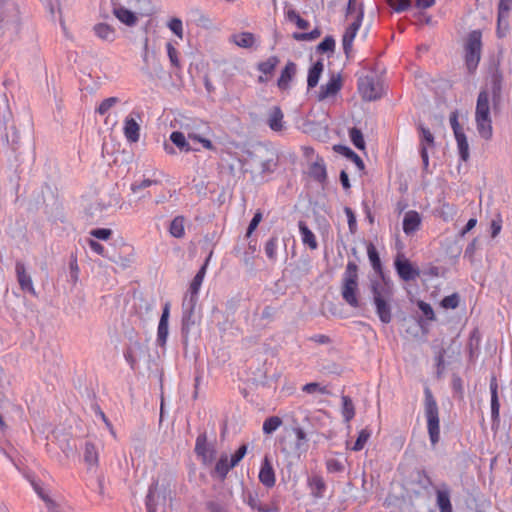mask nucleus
Listing matches in <instances>:
<instances>
[{
	"label": "nucleus",
	"instance_id": "obj_1",
	"mask_svg": "<svg viewBox=\"0 0 512 512\" xmlns=\"http://www.w3.org/2000/svg\"><path fill=\"white\" fill-rule=\"evenodd\" d=\"M501 97L500 82L494 80L491 91L483 89L480 91L475 109V122L479 135L490 140L493 136L492 118H491V102L493 108L499 104Z\"/></svg>",
	"mask_w": 512,
	"mask_h": 512
},
{
	"label": "nucleus",
	"instance_id": "obj_2",
	"mask_svg": "<svg viewBox=\"0 0 512 512\" xmlns=\"http://www.w3.org/2000/svg\"><path fill=\"white\" fill-rule=\"evenodd\" d=\"M373 304L380 321L388 324L392 321V301L394 289L385 281H374L371 285Z\"/></svg>",
	"mask_w": 512,
	"mask_h": 512
},
{
	"label": "nucleus",
	"instance_id": "obj_3",
	"mask_svg": "<svg viewBox=\"0 0 512 512\" xmlns=\"http://www.w3.org/2000/svg\"><path fill=\"white\" fill-rule=\"evenodd\" d=\"M358 266L349 261L346 265L341 282V295L343 300L353 308L359 307Z\"/></svg>",
	"mask_w": 512,
	"mask_h": 512
},
{
	"label": "nucleus",
	"instance_id": "obj_4",
	"mask_svg": "<svg viewBox=\"0 0 512 512\" xmlns=\"http://www.w3.org/2000/svg\"><path fill=\"white\" fill-rule=\"evenodd\" d=\"M425 417L427 420V430L431 444L435 446L440 439V420L437 402L429 388L425 389L424 402Z\"/></svg>",
	"mask_w": 512,
	"mask_h": 512
},
{
	"label": "nucleus",
	"instance_id": "obj_5",
	"mask_svg": "<svg viewBox=\"0 0 512 512\" xmlns=\"http://www.w3.org/2000/svg\"><path fill=\"white\" fill-rule=\"evenodd\" d=\"M482 34L479 30L469 33L465 43V63L470 73L474 72L481 58Z\"/></svg>",
	"mask_w": 512,
	"mask_h": 512
},
{
	"label": "nucleus",
	"instance_id": "obj_6",
	"mask_svg": "<svg viewBox=\"0 0 512 512\" xmlns=\"http://www.w3.org/2000/svg\"><path fill=\"white\" fill-rule=\"evenodd\" d=\"M358 92L365 101H374L382 96L383 88L379 80L370 75L358 78Z\"/></svg>",
	"mask_w": 512,
	"mask_h": 512
},
{
	"label": "nucleus",
	"instance_id": "obj_7",
	"mask_svg": "<svg viewBox=\"0 0 512 512\" xmlns=\"http://www.w3.org/2000/svg\"><path fill=\"white\" fill-rule=\"evenodd\" d=\"M394 266L397 274L403 281L415 280L420 275L419 269L414 267L404 255H398L396 257Z\"/></svg>",
	"mask_w": 512,
	"mask_h": 512
},
{
	"label": "nucleus",
	"instance_id": "obj_8",
	"mask_svg": "<svg viewBox=\"0 0 512 512\" xmlns=\"http://www.w3.org/2000/svg\"><path fill=\"white\" fill-rule=\"evenodd\" d=\"M363 16H364L363 8H360L359 11L357 12V15L355 16L354 20L347 27V29L343 35L342 44H343V50L346 54H348L352 48L353 41L362 25Z\"/></svg>",
	"mask_w": 512,
	"mask_h": 512
},
{
	"label": "nucleus",
	"instance_id": "obj_9",
	"mask_svg": "<svg viewBox=\"0 0 512 512\" xmlns=\"http://www.w3.org/2000/svg\"><path fill=\"white\" fill-rule=\"evenodd\" d=\"M135 116L131 113L124 119L123 133L130 143H136L140 138V125L138 123L140 115L137 113Z\"/></svg>",
	"mask_w": 512,
	"mask_h": 512
},
{
	"label": "nucleus",
	"instance_id": "obj_10",
	"mask_svg": "<svg viewBox=\"0 0 512 512\" xmlns=\"http://www.w3.org/2000/svg\"><path fill=\"white\" fill-rule=\"evenodd\" d=\"M342 78L340 75H332L328 82L320 87L317 94V100L323 101L325 99L335 97L342 88Z\"/></svg>",
	"mask_w": 512,
	"mask_h": 512
},
{
	"label": "nucleus",
	"instance_id": "obj_11",
	"mask_svg": "<svg viewBox=\"0 0 512 512\" xmlns=\"http://www.w3.org/2000/svg\"><path fill=\"white\" fill-rule=\"evenodd\" d=\"M422 224V217L419 212L415 210H409L405 213L403 218V232L407 236L414 235L418 230H420Z\"/></svg>",
	"mask_w": 512,
	"mask_h": 512
},
{
	"label": "nucleus",
	"instance_id": "obj_12",
	"mask_svg": "<svg viewBox=\"0 0 512 512\" xmlns=\"http://www.w3.org/2000/svg\"><path fill=\"white\" fill-rule=\"evenodd\" d=\"M195 453L202 459L204 464H210L213 461L215 449L208 446L205 434H200L196 438Z\"/></svg>",
	"mask_w": 512,
	"mask_h": 512
},
{
	"label": "nucleus",
	"instance_id": "obj_13",
	"mask_svg": "<svg viewBox=\"0 0 512 512\" xmlns=\"http://www.w3.org/2000/svg\"><path fill=\"white\" fill-rule=\"evenodd\" d=\"M418 130L420 132V154L423 160L424 166L427 167L429 164L428 157V148L434 146V136L431 131L424 127L423 125H419Z\"/></svg>",
	"mask_w": 512,
	"mask_h": 512
},
{
	"label": "nucleus",
	"instance_id": "obj_14",
	"mask_svg": "<svg viewBox=\"0 0 512 512\" xmlns=\"http://www.w3.org/2000/svg\"><path fill=\"white\" fill-rule=\"evenodd\" d=\"M15 272L20 288L23 291L29 292L31 295L36 296V291L33 286V281L27 273L25 265L21 261H17L15 265Z\"/></svg>",
	"mask_w": 512,
	"mask_h": 512
},
{
	"label": "nucleus",
	"instance_id": "obj_15",
	"mask_svg": "<svg viewBox=\"0 0 512 512\" xmlns=\"http://www.w3.org/2000/svg\"><path fill=\"white\" fill-rule=\"evenodd\" d=\"M210 257H211V254L206 259L205 263L199 269L197 274L194 276V278L190 284V287H189L190 300L189 301H190L191 307H193L197 301V295H198V292L202 285V282L204 280Z\"/></svg>",
	"mask_w": 512,
	"mask_h": 512
},
{
	"label": "nucleus",
	"instance_id": "obj_16",
	"mask_svg": "<svg viewBox=\"0 0 512 512\" xmlns=\"http://www.w3.org/2000/svg\"><path fill=\"white\" fill-rule=\"evenodd\" d=\"M280 60L277 56H270L265 61L259 62L257 65L258 71H260L263 75L258 77L259 83H265L268 81L269 77L272 76L275 68L279 64Z\"/></svg>",
	"mask_w": 512,
	"mask_h": 512
},
{
	"label": "nucleus",
	"instance_id": "obj_17",
	"mask_svg": "<svg viewBox=\"0 0 512 512\" xmlns=\"http://www.w3.org/2000/svg\"><path fill=\"white\" fill-rule=\"evenodd\" d=\"M170 314V304L166 303L163 307L162 315L157 329V342L160 346H164L168 337V319Z\"/></svg>",
	"mask_w": 512,
	"mask_h": 512
},
{
	"label": "nucleus",
	"instance_id": "obj_18",
	"mask_svg": "<svg viewBox=\"0 0 512 512\" xmlns=\"http://www.w3.org/2000/svg\"><path fill=\"white\" fill-rule=\"evenodd\" d=\"M259 481L266 487L271 488L275 485L276 478L271 462L267 457L264 458L259 471Z\"/></svg>",
	"mask_w": 512,
	"mask_h": 512
},
{
	"label": "nucleus",
	"instance_id": "obj_19",
	"mask_svg": "<svg viewBox=\"0 0 512 512\" xmlns=\"http://www.w3.org/2000/svg\"><path fill=\"white\" fill-rule=\"evenodd\" d=\"M267 124L275 132H280L284 128V114L279 106L271 108L268 114Z\"/></svg>",
	"mask_w": 512,
	"mask_h": 512
},
{
	"label": "nucleus",
	"instance_id": "obj_20",
	"mask_svg": "<svg viewBox=\"0 0 512 512\" xmlns=\"http://www.w3.org/2000/svg\"><path fill=\"white\" fill-rule=\"evenodd\" d=\"M309 175L314 180L323 183L327 179L326 165L323 158L317 157L316 160L310 165Z\"/></svg>",
	"mask_w": 512,
	"mask_h": 512
},
{
	"label": "nucleus",
	"instance_id": "obj_21",
	"mask_svg": "<svg viewBox=\"0 0 512 512\" xmlns=\"http://www.w3.org/2000/svg\"><path fill=\"white\" fill-rule=\"evenodd\" d=\"M490 393H491V418L492 420L499 421L500 417V402L498 398V383L495 377H492L490 381Z\"/></svg>",
	"mask_w": 512,
	"mask_h": 512
},
{
	"label": "nucleus",
	"instance_id": "obj_22",
	"mask_svg": "<svg viewBox=\"0 0 512 512\" xmlns=\"http://www.w3.org/2000/svg\"><path fill=\"white\" fill-rule=\"evenodd\" d=\"M113 14L121 23L127 26H134L137 23V13L123 6L114 7Z\"/></svg>",
	"mask_w": 512,
	"mask_h": 512
},
{
	"label": "nucleus",
	"instance_id": "obj_23",
	"mask_svg": "<svg viewBox=\"0 0 512 512\" xmlns=\"http://www.w3.org/2000/svg\"><path fill=\"white\" fill-rule=\"evenodd\" d=\"M296 73V65L293 62H288L281 72V75L277 81V85L280 90H287L290 82Z\"/></svg>",
	"mask_w": 512,
	"mask_h": 512
},
{
	"label": "nucleus",
	"instance_id": "obj_24",
	"mask_svg": "<svg viewBox=\"0 0 512 512\" xmlns=\"http://www.w3.org/2000/svg\"><path fill=\"white\" fill-rule=\"evenodd\" d=\"M229 41L241 48H251L255 44V36L250 32H241L231 35Z\"/></svg>",
	"mask_w": 512,
	"mask_h": 512
},
{
	"label": "nucleus",
	"instance_id": "obj_25",
	"mask_svg": "<svg viewBox=\"0 0 512 512\" xmlns=\"http://www.w3.org/2000/svg\"><path fill=\"white\" fill-rule=\"evenodd\" d=\"M301 239L304 245L308 246L311 250H315L318 247V243L314 233L308 228L304 221L298 223Z\"/></svg>",
	"mask_w": 512,
	"mask_h": 512
},
{
	"label": "nucleus",
	"instance_id": "obj_26",
	"mask_svg": "<svg viewBox=\"0 0 512 512\" xmlns=\"http://www.w3.org/2000/svg\"><path fill=\"white\" fill-rule=\"evenodd\" d=\"M246 503L252 510L258 512H275L276 508L271 504L262 503L257 494L248 493Z\"/></svg>",
	"mask_w": 512,
	"mask_h": 512
},
{
	"label": "nucleus",
	"instance_id": "obj_27",
	"mask_svg": "<svg viewBox=\"0 0 512 512\" xmlns=\"http://www.w3.org/2000/svg\"><path fill=\"white\" fill-rule=\"evenodd\" d=\"M93 31L103 41L112 42L116 37L115 29L106 23L96 24L93 27Z\"/></svg>",
	"mask_w": 512,
	"mask_h": 512
},
{
	"label": "nucleus",
	"instance_id": "obj_28",
	"mask_svg": "<svg viewBox=\"0 0 512 512\" xmlns=\"http://www.w3.org/2000/svg\"><path fill=\"white\" fill-rule=\"evenodd\" d=\"M311 493L315 498H322L326 490V484L322 476L314 475L308 480Z\"/></svg>",
	"mask_w": 512,
	"mask_h": 512
},
{
	"label": "nucleus",
	"instance_id": "obj_29",
	"mask_svg": "<svg viewBox=\"0 0 512 512\" xmlns=\"http://www.w3.org/2000/svg\"><path fill=\"white\" fill-rule=\"evenodd\" d=\"M436 502L440 512H453L449 490H437Z\"/></svg>",
	"mask_w": 512,
	"mask_h": 512
},
{
	"label": "nucleus",
	"instance_id": "obj_30",
	"mask_svg": "<svg viewBox=\"0 0 512 512\" xmlns=\"http://www.w3.org/2000/svg\"><path fill=\"white\" fill-rule=\"evenodd\" d=\"M324 65L322 61H317L308 71L307 86L308 88H314L317 86L320 76L323 72Z\"/></svg>",
	"mask_w": 512,
	"mask_h": 512
},
{
	"label": "nucleus",
	"instance_id": "obj_31",
	"mask_svg": "<svg viewBox=\"0 0 512 512\" xmlns=\"http://www.w3.org/2000/svg\"><path fill=\"white\" fill-rule=\"evenodd\" d=\"M131 5L140 16H149L153 13L151 0H131Z\"/></svg>",
	"mask_w": 512,
	"mask_h": 512
},
{
	"label": "nucleus",
	"instance_id": "obj_32",
	"mask_svg": "<svg viewBox=\"0 0 512 512\" xmlns=\"http://www.w3.org/2000/svg\"><path fill=\"white\" fill-rule=\"evenodd\" d=\"M185 219L183 216H176L170 223L169 232L175 238H182L185 235Z\"/></svg>",
	"mask_w": 512,
	"mask_h": 512
},
{
	"label": "nucleus",
	"instance_id": "obj_33",
	"mask_svg": "<svg viewBox=\"0 0 512 512\" xmlns=\"http://www.w3.org/2000/svg\"><path fill=\"white\" fill-rule=\"evenodd\" d=\"M460 157L463 161H467L469 158V144L464 131L454 134Z\"/></svg>",
	"mask_w": 512,
	"mask_h": 512
},
{
	"label": "nucleus",
	"instance_id": "obj_34",
	"mask_svg": "<svg viewBox=\"0 0 512 512\" xmlns=\"http://www.w3.org/2000/svg\"><path fill=\"white\" fill-rule=\"evenodd\" d=\"M336 150L339 153H341L342 155H344L345 157H347L349 160H351L353 163H355V165L357 166V168L360 171L364 170L365 165H364L363 160L353 150H351L350 148H348L346 146H341V145L337 146Z\"/></svg>",
	"mask_w": 512,
	"mask_h": 512
},
{
	"label": "nucleus",
	"instance_id": "obj_35",
	"mask_svg": "<svg viewBox=\"0 0 512 512\" xmlns=\"http://www.w3.org/2000/svg\"><path fill=\"white\" fill-rule=\"evenodd\" d=\"M342 400V416L346 422H350L355 416L354 404L349 396L343 395Z\"/></svg>",
	"mask_w": 512,
	"mask_h": 512
},
{
	"label": "nucleus",
	"instance_id": "obj_36",
	"mask_svg": "<svg viewBox=\"0 0 512 512\" xmlns=\"http://www.w3.org/2000/svg\"><path fill=\"white\" fill-rule=\"evenodd\" d=\"M170 140L176 145L181 151L190 152L191 146L186 140L184 133L180 131H173L170 135Z\"/></svg>",
	"mask_w": 512,
	"mask_h": 512
},
{
	"label": "nucleus",
	"instance_id": "obj_37",
	"mask_svg": "<svg viewBox=\"0 0 512 512\" xmlns=\"http://www.w3.org/2000/svg\"><path fill=\"white\" fill-rule=\"evenodd\" d=\"M282 423H283L282 419L278 416L268 417L263 422V427H262L263 433L266 435L272 434L282 425Z\"/></svg>",
	"mask_w": 512,
	"mask_h": 512
},
{
	"label": "nucleus",
	"instance_id": "obj_38",
	"mask_svg": "<svg viewBox=\"0 0 512 512\" xmlns=\"http://www.w3.org/2000/svg\"><path fill=\"white\" fill-rule=\"evenodd\" d=\"M84 460L89 465H97L98 463V451L95 445L91 442H87L85 444Z\"/></svg>",
	"mask_w": 512,
	"mask_h": 512
},
{
	"label": "nucleus",
	"instance_id": "obj_39",
	"mask_svg": "<svg viewBox=\"0 0 512 512\" xmlns=\"http://www.w3.org/2000/svg\"><path fill=\"white\" fill-rule=\"evenodd\" d=\"M372 431L369 428L362 429L358 437L354 443V445L351 447L353 451H361L366 443L368 442L369 438L371 437Z\"/></svg>",
	"mask_w": 512,
	"mask_h": 512
},
{
	"label": "nucleus",
	"instance_id": "obj_40",
	"mask_svg": "<svg viewBox=\"0 0 512 512\" xmlns=\"http://www.w3.org/2000/svg\"><path fill=\"white\" fill-rule=\"evenodd\" d=\"M233 467L234 466H230L227 455H222L215 465V473L219 477L225 478L229 470Z\"/></svg>",
	"mask_w": 512,
	"mask_h": 512
},
{
	"label": "nucleus",
	"instance_id": "obj_41",
	"mask_svg": "<svg viewBox=\"0 0 512 512\" xmlns=\"http://www.w3.org/2000/svg\"><path fill=\"white\" fill-rule=\"evenodd\" d=\"M349 137H350L351 142L353 143V145L356 148H358L360 150L365 149V141H364V137H363V134L360 129H358L356 127L351 128L349 130Z\"/></svg>",
	"mask_w": 512,
	"mask_h": 512
},
{
	"label": "nucleus",
	"instance_id": "obj_42",
	"mask_svg": "<svg viewBox=\"0 0 512 512\" xmlns=\"http://www.w3.org/2000/svg\"><path fill=\"white\" fill-rule=\"evenodd\" d=\"M287 18L289 21L294 22L299 29L305 30L309 27V22L293 9L287 11Z\"/></svg>",
	"mask_w": 512,
	"mask_h": 512
},
{
	"label": "nucleus",
	"instance_id": "obj_43",
	"mask_svg": "<svg viewBox=\"0 0 512 512\" xmlns=\"http://www.w3.org/2000/svg\"><path fill=\"white\" fill-rule=\"evenodd\" d=\"M119 98L109 97L104 99L96 108V112L100 115L106 114L112 107L119 103Z\"/></svg>",
	"mask_w": 512,
	"mask_h": 512
},
{
	"label": "nucleus",
	"instance_id": "obj_44",
	"mask_svg": "<svg viewBox=\"0 0 512 512\" xmlns=\"http://www.w3.org/2000/svg\"><path fill=\"white\" fill-rule=\"evenodd\" d=\"M459 295L457 293H453L451 295L445 296L441 300V307L444 309H456L459 305Z\"/></svg>",
	"mask_w": 512,
	"mask_h": 512
},
{
	"label": "nucleus",
	"instance_id": "obj_45",
	"mask_svg": "<svg viewBox=\"0 0 512 512\" xmlns=\"http://www.w3.org/2000/svg\"><path fill=\"white\" fill-rule=\"evenodd\" d=\"M187 136L189 139L199 142L205 149L210 150V151L215 150V146L213 145L211 140L204 138L194 132H188Z\"/></svg>",
	"mask_w": 512,
	"mask_h": 512
},
{
	"label": "nucleus",
	"instance_id": "obj_46",
	"mask_svg": "<svg viewBox=\"0 0 512 512\" xmlns=\"http://www.w3.org/2000/svg\"><path fill=\"white\" fill-rule=\"evenodd\" d=\"M509 13L505 14L503 18L500 17V11L498 10V18H497V34L499 37H503L506 35L509 24H508Z\"/></svg>",
	"mask_w": 512,
	"mask_h": 512
},
{
	"label": "nucleus",
	"instance_id": "obj_47",
	"mask_svg": "<svg viewBox=\"0 0 512 512\" xmlns=\"http://www.w3.org/2000/svg\"><path fill=\"white\" fill-rule=\"evenodd\" d=\"M502 223H503L502 216L500 213H497L495 215V217L491 220V223H490V230H491L492 238H496L500 234L501 229H502Z\"/></svg>",
	"mask_w": 512,
	"mask_h": 512
},
{
	"label": "nucleus",
	"instance_id": "obj_48",
	"mask_svg": "<svg viewBox=\"0 0 512 512\" xmlns=\"http://www.w3.org/2000/svg\"><path fill=\"white\" fill-rule=\"evenodd\" d=\"M367 254H368V257H369L372 267L374 269H380V267H381L380 257H379L378 252L376 251V248L374 247L373 244L368 245Z\"/></svg>",
	"mask_w": 512,
	"mask_h": 512
},
{
	"label": "nucleus",
	"instance_id": "obj_49",
	"mask_svg": "<svg viewBox=\"0 0 512 512\" xmlns=\"http://www.w3.org/2000/svg\"><path fill=\"white\" fill-rule=\"evenodd\" d=\"M335 49V40L331 36L324 38L317 46V50L321 53L333 52Z\"/></svg>",
	"mask_w": 512,
	"mask_h": 512
},
{
	"label": "nucleus",
	"instance_id": "obj_50",
	"mask_svg": "<svg viewBox=\"0 0 512 512\" xmlns=\"http://www.w3.org/2000/svg\"><path fill=\"white\" fill-rule=\"evenodd\" d=\"M388 4L394 11L400 13L411 7V0H388Z\"/></svg>",
	"mask_w": 512,
	"mask_h": 512
},
{
	"label": "nucleus",
	"instance_id": "obj_51",
	"mask_svg": "<svg viewBox=\"0 0 512 512\" xmlns=\"http://www.w3.org/2000/svg\"><path fill=\"white\" fill-rule=\"evenodd\" d=\"M266 256L271 259L275 260L277 255V239L271 238L269 239L264 247Z\"/></svg>",
	"mask_w": 512,
	"mask_h": 512
},
{
	"label": "nucleus",
	"instance_id": "obj_52",
	"mask_svg": "<svg viewBox=\"0 0 512 512\" xmlns=\"http://www.w3.org/2000/svg\"><path fill=\"white\" fill-rule=\"evenodd\" d=\"M168 27L178 38H183V25L181 19L172 18L168 23Z\"/></svg>",
	"mask_w": 512,
	"mask_h": 512
},
{
	"label": "nucleus",
	"instance_id": "obj_53",
	"mask_svg": "<svg viewBox=\"0 0 512 512\" xmlns=\"http://www.w3.org/2000/svg\"><path fill=\"white\" fill-rule=\"evenodd\" d=\"M90 235L100 240H108L112 235V230L108 228H96L90 231Z\"/></svg>",
	"mask_w": 512,
	"mask_h": 512
},
{
	"label": "nucleus",
	"instance_id": "obj_54",
	"mask_svg": "<svg viewBox=\"0 0 512 512\" xmlns=\"http://www.w3.org/2000/svg\"><path fill=\"white\" fill-rule=\"evenodd\" d=\"M246 452H247V445L246 444L241 445L237 449V451L232 455L231 461H230V466L235 467L244 458V456L246 455Z\"/></svg>",
	"mask_w": 512,
	"mask_h": 512
},
{
	"label": "nucleus",
	"instance_id": "obj_55",
	"mask_svg": "<svg viewBox=\"0 0 512 512\" xmlns=\"http://www.w3.org/2000/svg\"><path fill=\"white\" fill-rule=\"evenodd\" d=\"M344 212L347 217L350 232L355 233L356 228H357V222H356V216H355L353 210L350 207H345Z\"/></svg>",
	"mask_w": 512,
	"mask_h": 512
},
{
	"label": "nucleus",
	"instance_id": "obj_56",
	"mask_svg": "<svg viewBox=\"0 0 512 512\" xmlns=\"http://www.w3.org/2000/svg\"><path fill=\"white\" fill-rule=\"evenodd\" d=\"M321 31L319 29H314L309 33H295L293 35L296 40H314L320 37Z\"/></svg>",
	"mask_w": 512,
	"mask_h": 512
},
{
	"label": "nucleus",
	"instance_id": "obj_57",
	"mask_svg": "<svg viewBox=\"0 0 512 512\" xmlns=\"http://www.w3.org/2000/svg\"><path fill=\"white\" fill-rule=\"evenodd\" d=\"M418 308L421 310V312L424 314V316L428 319V320H434L435 319V314H434V311L431 307L430 304L424 302V301H419L418 302Z\"/></svg>",
	"mask_w": 512,
	"mask_h": 512
},
{
	"label": "nucleus",
	"instance_id": "obj_58",
	"mask_svg": "<svg viewBox=\"0 0 512 512\" xmlns=\"http://www.w3.org/2000/svg\"><path fill=\"white\" fill-rule=\"evenodd\" d=\"M302 390L306 393L312 394L315 392H320L321 394L327 393V390L325 387H321L316 382L307 383L303 386Z\"/></svg>",
	"mask_w": 512,
	"mask_h": 512
},
{
	"label": "nucleus",
	"instance_id": "obj_59",
	"mask_svg": "<svg viewBox=\"0 0 512 512\" xmlns=\"http://www.w3.org/2000/svg\"><path fill=\"white\" fill-rule=\"evenodd\" d=\"M166 48L171 64L175 67H179L178 52L176 48L170 42L166 44Z\"/></svg>",
	"mask_w": 512,
	"mask_h": 512
},
{
	"label": "nucleus",
	"instance_id": "obj_60",
	"mask_svg": "<svg viewBox=\"0 0 512 512\" xmlns=\"http://www.w3.org/2000/svg\"><path fill=\"white\" fill-rule=\"evenodd\" d=\"M261 220H262V213L260 211H257L254 214V216L248 226L247 237H249L253 233V231L257 228V226L259 225Z\"/></svg>",
	"mask_w": 512,
	"mask_h": 512
},
{
	"label": "nucleus",
	"instance_id": "obj_61",
	"mask_svg": "<svg viewBox=\"0 0 512 512\" xmlns=\"http://www.w3.org/2000/svg\"><path fill=\"white\" fill-rule=\"evenodd\" d=\"M157 181L151 180V179H144L141 182H136L131 185V190L135 193L139 190L145 189L147 187H150L153 184H156Z\"/></svg>",
	"mask_w": 512,
	"mask_h": 512
},
{
	"label": "nucleus",
	"instance_id": "obj_62",
	"mask_svg": "<svg viewBox=\"0 0 512 512\" xmlns=\"http://www.w3.org/2000/svg\"><path fill=\"white\" fill-rule=\"evenodd\" d=\"M449 120H450V124H451V127H452V130H453V133L454 134H457L459 132H462L464 131L463 128L460 126L459 124V121H458V112L457 111H453L451 114H450V117H449Z\"/></svg>",
	"mask_w": 512,
	"mask_h": 512
},
{
	"label": "nucleus",
	"instance_id": "obj_63",
	"mask_svg": "<svg viewBox=\"0 0 512 512\" xmlns=\"http://www.w3.org/2000/svg\"><path fill=\"white\" fill-rule=\"evenodd\" d=\"M512 8V0H500L498 10L500 17L503 18L505 14L509 13Z\"/></svg>",
	"mask_w": 512,
	"mask_h": 512
},
{
	"label": "nucleus",
	"instance_id": "obj_64",
	"mask_svg": "<svg viewBox=\"0 0 512 512\" xmlns=\"http://www.w3.org/2000/svg\"><path fill=\"white\" fill-rule=\"evenodd\" d=\"M88 244H89L90 249L93 252H95V253H97L98 255H101V256L104 255L105 248H104V246L102 244H100L99 242H97L95 240H89Z\"/></svg>",
	"mask_w": 512,
	"mask_h": 512
}]
</instances>
